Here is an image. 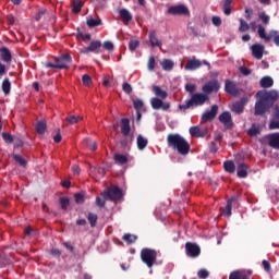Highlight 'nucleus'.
Listing matches in <instances>:
<instances>
[{"instance_id": "0e129e2a", "label": "nucleus", "mask_w": 279, "mask_h": 279, "mask_svg": "<svg viewBox=\"0 0 279 279\" xmlns=\"http://www.w3.org/2000/svg\"><path fill=\"white\" fill-rule=\"evenodd\" d=\"M76 204H84V194L77 193L74 195Z\"/></svg>"}, {"instance_id": "09e8293b", "label": "nucleus", "mask_w": 279, "mask_h": 279, "mask_svg": "<svg viewBox=\"0 0 279 279\" xmlns=\"http://www.w3.org/2000/svg\"><path fill=\"white\" fill-rule=\"evenodd\" d=\"M13 159L15 160V162H19L21 167H25L27 165V161L21 155H13Z\"/></svg>"}, {"instance_id": "de8ad7c7", "label": "nucleus", "mask_w": 279, "mask_h": 279, "mask_svg": "<svg viewBox=\"0 0 279 279\" xmlns=\"http://www.w3.org/2000/svg\"><path fill=\"white\" fill-rule=\"evenodd\" d=\"M258 19L264 23V25H269L270 17L267 15V13L262 12L258 14Z\"/></svg>"}, {"instance_id": "9d476101", "label": "nucleus", "mask_w": 279, "mask_h": 279, "mask_svg": "<svg viewBox=\"0 0 279 279\" xmlns=\"http://www.w3.org/2000/svg\"><path fill=\"white\" fill-rule=\"evenodd\" d=\"M218 121L225 125V130H232L234 122L232 121V114L230 111H225L218 117Z\"/></svg>"}, {"instance_id": "2f4dec72", "label": "nucleus", "mask_w": 279, "mask_h": 279, "mask_svg": "<svg viewBox=\"0 0 279 279\" xmlns=\"http://www.w3.org/2000/svg\"><path fill=\"white\" fill-rule=\"evenodd\" d=\"M222 10L226 16H230V14H232V0H225Z\"/></svg>"}, {"instance_id": "3c124183", "label": "nucleus", "mask_w": 279, "mask_h": 279, "mask_svg": "<svg viewBox=\"0 0 279 279\" xmlns=\"http://www.w3.org/2000/svg\"><path fill=\"white\" fill-rule=\"evenodd\" d=\"M141 45V41L133 39L129 43L130 51H136V48Z\"/></svg>"}, {"instance_id": "72a5a7b5", "label": "nucleus", "mask_w": 279, "mask_h": 279, "mask_svg": "<svg viewBox=\"0 0 279 279\" xmlns=\"http://www.w3.org/2000/svg\"><path fill=\"white\" fill-rule=\"evenodd\" d=\"M120 16L123 19L124 23H130V21H132V14L126 9L120 10Z\"/></svg>"}, {"instance_id": "c03bdc74", "label": "nucleus", "mask_w": 279, "mask_h": 279, "mask_svg": "<svg viewBox=\"0 0 279 279\" xmlns=\"http://www.w3.org/2000/svg\"><path fill=\"white\" fill-rule=\"evenodd\" d=\"M2 138L4 141V143H8V145H12V143H14V136H12V134L10 133H2Z\"/></svg>"}, {"instance_id": "0eeeda50", "label": "nucleus", "mask_w": 279, "mask_h": 279, "mask_svg": "<svg viewBox=\"0 0 279 279\" xmlns=\"http://www.w3.org/2000/svg\"><path fill=\"white\" fill-rule=\"evenodd\" d=\"M219 88H221L219 81L211 80L203 85L202 92L208 97V95H213V93H219Z\"/></svg>"}, {"instance_id": "bf43d9fd", "label": "nucleus", "mask_w": 279, "mask_h": 279, "mask_svg": "<svg viewBox=\"0 0 279 279\" xmlns=\"http://www.w3.org/2000/svg\"><path fill=\"white\" fill-rule=\"evenodd\" d=\"M104 49H106V51H113L114 49V44H112V41H105L102 44Z\"/></svg>"}, {"instance_id": "4c0bfd02", "label": "nucleus", "mask_w": 279, "mask_h": 279, "mask_svg": "<svg viewBox=\"0 0 279 279\" xmlns=\"http://www.w3.org/2000/svg\"><path fill=\"white\" fill-rule=\"evenodd\" d=\"M161 66H162L163 71H171L174 66V63H173V61H171L169 59H165L161 62Z\"/></svg>"}, {"instance_id": "4d7b16f0", "label": "nucleus", "mask_w": 279, "mask_h": 279, "mask_svg": "<svg viewBox=\"0 0 279 279\" xmlns=\"http://www.w3.org/2000/svg\"><path fill=\"white\" fill-rule=\"evenodd\" d=\"M270 36L274 38L275 45L279 47V33L277 31H271Z\"/></svg>"}, {"instance_id": "338daca9", "label": "nucleus", "mask_w": 279, "mask_h": 279, "mask_svg": "<svg viewBox=\"0 0 279 279\" xmlns=\"http://www.w3.org/2000/svg\"><path fill=\"white\" fill-rule=\"evenodd\" d=\"M240 73H242V75H252V70L246 66H240Z\"/></svg>"}, {"instance_id": "37998d69", "label": "nucleus", "mask_w": 279, "mask_h": 279, "mask_svg": "<svg viewBox=\"0 0 279 279\" xmlns=\"http://www.w3.org/2000/svg\"><path fill=\"white\" fill-rule=\"evenodd\" d=\"M229 279H250L247 275H244L240 271H233L230 274Z\"/></svg>"}, {"instance_id": "393cba45", "label": "nucleus", "mask_w": 279, "mask_h": 279, "mask_svg": "<svg viewBox=\"0 0 279 279\" xmlns=\"http://www.w3.org/2000/svg\"><path fill=\"white\" fill-rule=\"evenodd\" d=\"M136 145H137V149L140 151H143V149H145V147L149 145V141L145 136L140 134L137 135Z\"/></svg>"}, {"instance_id": "49530a36", "label": "nucleus", "mask_w": 279, "mask_h": 279, "mask_svg": "<svg viewBox=\"0 0 279 279\" xmlns=\"http://www.w3.org/2000/svg\"><path fill=\"white\" fill-rule=\"evenodd\" d=\"M59 204H60V207L62 208V210H66V208H69V204H70L69 197H61L59 199Z\"/></svg>"}, {"instance_id": "680f3d73", "label": "nucleus", "mask_w": 279, "mask_h": 279, "mask_svg": "<svg viewBox=\"0 0 279 279\" xmlns=\"http://www.w3.org/2000/svg\"><path fill=\"white\" fill-rule=\"evenodd\" d=\"M156 69V59L150 57L148 60V71H154Z\"/></svg>"}, {"instance_id": "9b49d317", "label": "nucleus", "mask_w": 279, "mask_h": 279, "mask_svg": "<svg viewBox=\"0 0 279 279\" xmlns=\"http://www.w3.org/2000/svg\"><path fill=\"white\" fill-rule=\"evenodd\" d=\"M202 64H205L206 66H208V69H210V63L208 61L204 60L202 62L198 59L193 58L187 60L185 64V71H197V69H199Z\"/></svg>"}, {"instance_id": "13d9d810", "label": "nucleus", "mask_w": 279, "mask_h": 279, "mask_svg": "<svg viewBox=\"0 0 279 279\" xmlns=\"http://www.w3.org/2000/svg\"><path fill=\"white\" fill-rule=\"evenodd\" d=\"M80 117H75V116H70L68 117L65 120L68 121V123H71V125H75V123H77L80 121Z\"/></svg>"}, {"instance_id": "412c9836", "label": "nucleus", "mask_w": 279, "mask_h": 279, "mask_svg": "<svg viewBox=\"0 0 279 279\" xmlns=\"http://www.w3.org/2000/svg\"><path fill=\"white\" fill-rule=\"evenodd\" d=\"M175 14L179 16H191V11L189 10L187 5L184 4H177L175 5Z\"/></svg>"}, {"instance_id": "052dcab7", "label": "nucleus", "mask_w": 279, "mask_h": 279, "mask_svg": "<svg viewBox=\"0 0 279 279\" xmlns=\"http://www.w3.org/2000/svg\"><path fill=\"white\" fill-rule=\"evenodd\" d=\"M211 23L215 27H221V17L217 15L213 16Z\"/></svg>"}, {"instance_id": "7ed1b4c3", "label": "nucleus", "mask_w": 279, "mask_h": 279, "mask_svg": "<svg viewBox=\"0 0 279 279\" xmlns=\"http://www.w3.org/2000/svg\"><path fill=\"white\" fill-rule=\"evenodd\" d=\"M71 62H73V57H71L69 53H63L54 58V63L46 62L45 66L46 69H58L62 71L64 69H69Z\"/></svg>"}, {"instance_id": "4be33fe9", "label": "nucleus", "mask_w": 279, "mask_h": 279, "mask_svg": "<svg viewBox=\"0 0 279 279\" xmlns=\"http://www.w3.org/2000/svg\"><path fill=\"white\" fill-rule=\"evenodd\" d=\"M153 93L154 95H156L157 99H166L167 97H169V94H167V90H163L158 85L153 86Z\"/></svg>"}, {"instance_id": "a211bd4d", "label": "nucleus", "mask_w": 279, "mask_h": 279, "mask_svg": "<svg viewBox=\"0 0 279 279\" xmlns=\"http://www.w3.org/2000/svg\"><path fill=\"white\" fill-rule=\"evenodd\" d=\"M236 203V196H232L231 198L228 199L226 207H221L220 210L222 215H226L227 217L232 216V204Z\"/></svg>"}, {"instance_id": "39448f33", "label": "nucleus", "mask_w": 279, "mask_h": 279, "mask_svg": "<svg viewBox=\"0 0 279 279\" xmlns=\"http://www.w3.org/2000/svg\"><path fill=\"white\" fill-rule=\"evenodd\" d=\"M101 197L110 202H119L123 197V191L119 186L108 187L101 192Z\"/></svg>"}, {"instance_id": "6e6552de", "label": "nucleus", "mask_w": 279, "mask_h": 279, "mask_svg": "<svg viewBox=\"0 0 279 279\" xmlns=\"http://www.w3.org/2000/svg\"><path fill=\"white\" fill-rule=\"evenodd\" d=\"M218 112H219V106L213 105L210 110H206L202 114V117H201L202 123H210L211 121H215V119L217 118Z\"/></svg>"}, {"instance_id": "473e14b6", "label": "nucleus", "mask_w": 279, "mask_h": 279, "mask_svg": "<svg viewBox=\"0 0 279 279\" xmlns=\"http://www.w3.org/2000/svg\"><path fill=\"white\" fill-rule=\"evenodd\" d=\"M84 143H85L86 147H88V149H90V151H95L97 149V141H95L93 138H85Z\"/></svg>"}, {"instance_id": "a18cd8bd", "label": "nucleus", "mask_w": 279, "mask_h": 279, "mask_svg": "<svg viewBox=\"0 0 279 279\" xmlns=\"http://www.w3.org/2000/svg\"><path fill=\"white\" fill-rule=\"evenodd\" d=\"M186 93H190V95H195V90H197V85L193 83H189L185 85Z\"/></svg>"}, {"instance_id": "5701e85b", "label": "nucleus", "mask_w": 279, "mask_h": 279, "mask_svg": "<svg viewBox=\"0 0 279 279\" xmlns=\"http://www.w3.org/2000/svg\"><path fill=\"white\" fill-rule=\"evenodd\" d=\"M247 169H250V167L246 163H239L238 169H236V174L238 178L240 179H245L247 178Z\"/></svg>"}, {"instance_id": "e2e57ef3", "label": "nucleus", "mask_w": 279, "mask_h": 279, "mask_svg": "<svg viewBox=\"0 0 279 279\" xmlns=\"http://www.w3.org/2000/svg\"><path fill=\"white\" fill-rule=\"evenodd\" d=\"M197 276H198V278L206 279V278H208V276H210V274L206 269H201L198 271Z\"/></svg>"}, {"instance_id": "20e7f679", "label": "nucleus", "mask_w": 279, "mask_h": 279, "mask_svg": "<svg viewBox=\"0 0 279 279\" xmlns=\"http://www.w3.org/2000/svg\"><path fill=\"white\" fill-rule=\"evenodd\" d=\"M158 258V252L154 248H142L141 251V259L144 265L148 267V269H151L154 265H156V260Z\"/></svg>"}, {"instance_id": "69168bd1", "label": "nucleus", "mask_w": 279, "mask_h": 279, "mask_svg": "<svg viewBox=\"0 0 279 279\" xmlns=\"http://www.w3.org/2000/svg\"><path fill=\"white\" fill-rule=\"evenodd\" d=\"M219 147L217 146V143L215 142H210L209 143V151H211V154H217Z\"/></svg>"}, {"instance_id": "cd10ccee", "label": "nucleus", "mask_w": 279, "mask_h": 279, "mask_svg": "<svg viewBox=\"0 0 279 279\" xmlns=\"http://www.w3.org/2000/svg\"><path fill=\"white\" fill-rule=\"evenodd\" d=\"M149 43L151 47H160L162 45V41H160V39H158V37L156 36V31L150 32Z\"/></svg>"}, {"instance_id": "6ab92c4d", "label": "nucleus", "mask_w": 279, "mask_h": 279, "mask_svg": "<svg viewBox=\"0 0 279 279\" xmlns=\"http://www.w3.org/2000/svg\"><path fill=\"white\" fill-rule=\"evenodd\" d=\"M232 112H234L235 114H243L244 110H245V99L242 98L240 101H236L232 105L231 108Z\"/></svg>"}, {"instance_id": "7c9ffc66", "label": "nucleus", "mask_w": 279, "mask_h": 279, "mask_svg": "<svg viewBox=\"0 0 279 279\" xmlns=\"http://www.w3.org/2000/svg\"><path fill=\"white\" fill-rule=\"evenodd\" d=\"M87 27H99L101 25V19L95 20L93 16H88L86 20Z\"/></svg>"}, {"instance_id": "603ef678", "label": "nucleus", "mask_w": 279, "mask_h": 279, "mask_svg": "<svg viewBox=\"0 0 279 279\" xmlns=\"http://www.w3.org/2000/svg\"><path fill=\"white\" fill-rule=\"evenodd\" d=\"M122 90L123 93H125L126 95H132V85H130V83L124 82L122 84Z\"/></svg>"}, {"instance_id": "c9c22d12", "label": "nucleus", "mask_w": 279, "mask_h": 279, "mask_svg": "<svg viewBox=\"0 0 279 279\" xmlns=\"http://www.w3.org/2000/svg\"><path fill=\"white\" fill-rule=\"evenodd\" d=\"M46 131H47V122L45 121L37 122L36 124L37 134H45Z\"/></svg>"}, {"instance_id": "aec40b11", "label": "nucleus", "mask_w": 279, "mask_h": 279, "mask_svg": "<svg viewBox=\"0 0 279 279\" xmlns=\"http://www.w3.org/2000/svg\"><path fill=\"white\" fill-rule=\"evenodd\" d=\"M0 58L2 62H7V64H10L12 62V52H10V49L7 47H3L0 49Z\"/></svg>"}, {"instance_id": "f704fd0d", "label": "nucleus", "mask_w": 279, "mask_h": 279, "mask_svg": "<svg viewBox=\"0 0 279 279\" xmlns=\"http://www.w3.org/2000/svg\"><path fill=\"white\" fill-rule=\"evenodd\" d=\"M12 88V83H10V78H4L2 82V93L8 95Z\"/></svg>"}, {"instance_id": "a19ab883", "label": "nucleus", "mask_w": 279, "mask_h": 279, "mask_svg": "<svg viewBox=\"0 0 279 279\" xmlns=\"http://www.w3.org/2000/svg\"><path fill=\"white\" fill-rule=\"evenodd\" d=\"M240 27H239V32H241V34L245 33V32H250V24H247V22H245V20L240 19Z\"/></svg>"}, {"instance_id": "4468645a", "label": "nucleus", "mask_w": 279, "mask_h": 279, "mask_svg": "<svg viewBox=\"0 0 279 279\" xmlns=\"http://www.w3.org/2000/svg\"><path fill=\"white\" fill-rule=\"evenodd\" d=\"M99 49H101V41L94 40L90 41L89 46L82 50V53L88 54V53H99Z\"/></svg>"}, {"instance_id": "79ce46f5", "label": "nucleus", "mask_w": 279, "mask_h": 279, "mask_svg": "<svg viewBox=\"0 0 279 279\" xmlns=\"http://www.w3.org/2000/svg\"><path fill=\"white\" fill-rule=\"evenodd\" d=\"M97 214L89 213L87 215V220L89 221L92 228H95L97 226Z\"/></svg>"}, {"instance_id": "f3484780", "label": "nucleus", "mask_w": 279, "mask_h": 279, "mask_svg": "<svg viewBox=\"0 0 279 279\" xmlns=\"http://www.w3.org/2000/svg\"><path fill=\"white\" fill-rule=\"evenodd\" d=\"M269 147L279 149V133H271L266 136Z\"/></svg>"}, {"instance_id": "8fccbe9b", "label": "nucleus", "mask_w": 279, "mask_h": 279, "mask_svg": "<svg viewBox=\"0 0 279 279\" xmlns=\"http://www.w3.org/2000/svg\"><path fill=\"white\" fill-rule=\"evenodd\" d=\"M133 106H134V109L136 110V111H141V110H143V108H144V102H143V100H141V99H135V100H133Z\"/></svg>"}, {"instance_id": "dca6fc26", "label": "nucleus", "mask_w": 279, "mask_h": 279, "mask_svg": "<svg viewBox=\"0 0 279 279\" xmlns=\"http://www.w3.org/2000/svg\"><path fill=\"white\" fill-rule=\"evenodd\" d=\"M252 49V54L256 60H263V53L265 52V46L260 44H255L251 47Z\"/></svg>"}, {"instance_id": "5fc2aeb1", "label": "nucleus", "mask_w": 279, "mask_h": 279, "mask_svg": "<svg viewBox=\"0 0 279 279\" xmlns=\"http://www.w3.org/2000/svg\"><path fill=\"white\" fill-rule=\"evenodd\" d=\"M107 201L108 199H105L104 197L101 198V197L97 196L96 197V206H98V208H105Z\"/></svg>"}, {"instance_id": "b1692460", "label": "nucleus", "mask_w": 279, "mask_h": 279, "mask_svg": "<svg viewBox=\"0 0 279 279\" xmlns=\"http://www.w3.org/2000/svg\"><path fill=\"white\" fill-rule=\"evenodd\" d=\"M130 119H121V132L123 136H130Z\"/></svg>"}, {"instance_id": "6e6d98bb", "label": "nucleus", "mask_w": 279, "mask_h": 279, "mask_svg": "<svg viewBox=\"0 0 279 279\" xmlns=\"http://www.w3.org/2000/svg\"><path fill=\"white\" fill-rule=\"evenodd\" d=\"M168 145L175 149V134L168 135Z\"/></svg>"}, {"instance_id": "ddd939ff", "label": "nucleus", "mask_w": 279, "mask_h": 279, "mask_svg": "<svg viewBox=\"0 0 279 279\" xmlns=\"http://www.w3.org/2000/svg\"><path fill=\"white\" fill-rule=\"evenodd\" d=\"M150 105L154 110H169V104L163 102L162 99L158 97L151 98Z\"/></svg>"}, {"instance_id": "f03ea898", "label": "nucleus", "mask_w": 279, "mask_h": 279, "mask_svg": "<svg viewBox=\"0 0 279 279\" xmlns=\"http://www.w3.org/2000/svg\"><path fill=\"white\" fill-rule=\"evenodd\" d=\"M206 101H210V96L203 93H195L192 97L185 100V104L179 106V110H189V108H197L198 106H204Z\"/></svg>"}, {"instance_id": "a878e982", "label": "nucleus", "mask_w": 279, "mask_h": 279, "mask_svg": "<svg viewBox=\"0 0 279 279\" xmlns=\"http://www.w3.org/2000/svg\"><path fill=\"white\" fill-rule=\"evenodd\" d=\"M259 86L262 88H271L274 86V78L271 76H264L259 81Z\"/></svg>"}, {"instance_id": "864d4df0", "label": "nucleus", "mask_w": 279, "mask_h": 279, "mask_svg": "<svg viewBox=\"0 0 279 279\" xmlns=\"http://www.w3.org/2000/svg\"><path fill=\"white\" fill-rule=\"evenodd\" d=\"M82 81L84 86H90V84H93V78L88 74H84Z\"/></svg>"}, {"instance_id": "bb28decb", "label": "nucleus", "mask_w": 279, "mask_h": 279, "mask_svg": "<svg viewBox=\"0 0 279 279\" xmlns=\"http://www.w3.org/2000/svg\"><path fill=\"white\" fill-rule=\"evenodd\" d=\"M72 12L73 14H80L82 12V8L84 7V3L82 0H72Z\"/></svg>"}, {"instance_id": "774afa93", "label": "nucleus", "mask_w": 279, "mask_h": 279, "mask_svg": "<svg viewBox=\"0 0 279 279\" xmlns=\"http://www.w3.org/2000/svg\"><path fill=\"white\" fill-rule=\"evenodd\" d=\"M77 38H80L81 40H90V34L84 35V33H78Z\"/></svg>"}, {"instance_id": "2eb2a0df", "label": "nucleus", "mask_w": 279, "mask_h": 279, "mask_svg": "<svg viewBox=\"0 0 279 279\" xmlns=\"http://www.w3.org/2000/svg\"><path fill=\"white\" fill-rule=\"evenodd\" d=\"M225 90L229 95H232V97H236V95H239V87H236V84H234L230 80L226 81V83H225Z\"/></svg>"}, {"instance_id": "ea45409f", "label": "nucleus", "mask_w": 279, "mask_h": 279, "mask_svg": "<svg viewBox=\"0 0 279 279\" xmlns=\"http://www.w3.org/2000/svg\"><path fill=\"white\" fill-rule=\"evenodd\" d=\"M122 239L125 243H128L129 245H132V243H136L137 236L132 235L130 233H125Z\"/></svg>"}, {"instance_id": "58836bf2", "label": "nucleus", "mask_w": 279, "mask_h": 279, "mask_svg": "<svg viewBox=\"0 0 279 279\" xmlns=\"http://www.w3.org/2000/svg\"><path fill=\"white\" fill-rule=\"evenodd\" d=\"M258 36L259 38H263V40H271V35L265 33V27H263V25H258Z\"/></svg>"}, {"instance_id": "f257e3e1", "label": "nucleus", "mask_w": 279, "mask_h": 279, "mask_svg": "<svg viewBox=\"0 0 279 279\" xmlns=\"http://www.w3.org/2000/svg\"><path fill=\"white\" fill-rule=\"evenodd\" d=\"M257 101L255 102L254 114L255 117H263V114H267L271 108H274V104L279 99V92L276 89L271 90H259L256 93Z\"/></svg>"}, {"instance_id": "c756f323", "label": "nucleus", "mask_w": 279, "mask_h": 279, "mask_svg": "<svg viewBox=\"0 0 279 279\" xmlns=\"http://www.w3.org/2000/svg\"><path fill=\"white\" fill-rule=\"evenodd\" d=\"M113 160L117 165H128V156L121 154H114Z\"/></svg>"}, {"instance_id": "f8f14e48", "label": "nucleus", "mask_w": 279, "mask_h": 279, "mask_svg": "<svg viewBox=\"0 0 279 279\" xmlns=\"http://www.w3.org/2000/svg\"><path fill=\"white\" fill-rule=\"evenodd\" d=\"M185 252L190 258H197L202 254V248L196 243L187 242L185 244Z\"/></svg>"}, {"instance_id": "1a4fd4ad", "label": "nucleus", "mask_w": 279, "mask_h": 279, "mask_svg": "<svg viewBox=\"0 0 279 279\" xmlns=\"http://www.w3.org/2000/svg\"><path fill=\"white\" fill-rule=\"evenodd\" d=\"M190 135L194 138H210V131L208 128L192 126L190 128Z\"/></svg>"}, {"instance_id": "e433bc0d", "label": "nucleus", "mask_w": 279, "mask_h": 279, "mask_svg": "<svg viewBox=\"0 0 279 279\" xmlns=\"http://www.w3.org/2000/svg\"><path fill=\"white\" fill-rule=\"evenodd\" d=\"M248 136H258L260 134V126H256V124H252V126L247 130Z\"/></svg>"}, {"instance_id": "c85d7f7f", "label": "nucleus", "mask_w": 279, "mask_h": 279, "mask_svg": "<svg viewBox=\"0 0 279 279\" xmlns=\"http://www.w3.org/2000/svg\"><path fill=\"white\" fill-rule=\"evenodd\" d=\"M223 169L227 173H234L236 171V166L234 165V161L227 160L223 162Z\"/></svg>"}, {"instance_id": "423d86ee", "label": "nucleus", "mask_w": 279, "mask_h": 279, "mask_svg": "<svg viewBox=\"0 0 279 279\" xmlns=\"http://www.w3.org/2000/svg\"><path fill=\"white\" fill-rule=\"evenodd\" d=\"M175 149L181 156H189L191 144L184 137L180 136V134H175Z\"/></svg>"}]
</instances>
